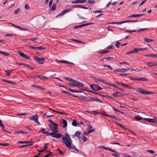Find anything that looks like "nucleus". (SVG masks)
Segmentation results:
<instances>
[{"mask_svg":"<svg viewBox=\"0 0 157 157\" xmlns=\"http://www.w3.org/2000/svg\"><path fill=\"white\" fill-rule=\"evenodd\" d=\"M25 66L27 67H28L29 68V69L33 70V68L31 67L28 64H26L25 65Z\"/></svg>","mask_w":157,"mask_h":157,"instance_id":"59","label":"nucleus"},{"mask_svg":"<svg viewBox=\"0 0 157 157\" xmlns=\"http://www.w3.org/2000/svg\"><path fill=\"white\" fill-rule=\"evenodd\" d=\"M147 1V0H144V1L142 2H141L140 3L139 6H140L141 5H143V4H144Z\"/></svg>","mask_w":157,"mask_h":157,"instance_id":"61","label":"nucleus"},{"mask_svg":"<svg viewBox=\"0 0 157 157\" xmlns=\"http://www.w3.org/2000/svg\"><path fill=\"white\" fill-rule=\"evenodd\" d=\"M114 59V58L113 57H107L106 58H104L102 60H103L104 59H106L107 61H109L113 59Z\"/></svg>","mask_w":157,"mask_h":157,"instance_id":"36","label":"nucleus"},{"mask_svg":"<svg viewBox=\"0 0 157 157\" xmlns=\"http://www.w3.org/2000/svg\"><path fill=\"white\" fill-rule=\"evenodd\" d=\"M115 83L116 84H118V85H121L122 86V84H123V83L120 82H119L118 81H115Z\"/></svg>","mask_w":157,"mask_h":157,"instance_id":"55","label":"nucleus"},{"mask_svg":"<svg viewBox=\"0 0 157 157\" xmlns=\"http://www.w3.org/2000/svg\"><path fill=\"white\" fill-rule=\"evenodd\" d=\"M72 3L73 4H76L78 3H81L80 0H76L72 2Z\"/></svg>","mask_w":157,"mask_h":157,"instance_id":"40","label":"nucleus"},{"mask_svg":"<svg viewBox=\"0 0 157 157\" xmlns=\"http://www.w3.org/2000/svg\"><path fill=\"white\" fill-rule=\"evenodd\" d=\"M147 48H139V50L140 51H143L144 50H145L146 49H147Z\"/></svg>","mask_w":157,"mask_h":157,"instance_id":"62","label":"nucleus"},{"mask_svg":"<svg viewBox=\"0 0 157 157\" xmlns=\"http://www.w3.org/2000/svg\"><path fill=\"white\" fill-rule=\"evenodd\" d=\"M82 140L83 142H86V138L85 136H82Z\"/></svg>","mask_w":157,"mask_h":157,"instance_id":"57","label":"nucleus"},{"mask_svg":"<svg viewBox=\"0 0 157 157\" xmlns=\"http://www.w3.org/2000/svg\"><path fill=\"white\" fill-rule=\"evenodd\" d=\"M73 8H74V7H72L71 8H69V9H67L66 10H63V11L65 14L67 12H70V11L72 10L73 9Z\"/></svg>","mask_w":157,"mask_h":157,"instance_id":"19","label":"nucleus"},{"mask_svg":"<svg viewBox=\"0 0 157 157\" xmlns=\"http://www.w3.org/2000/svg\"><path fill=\"white\" fill-rule=\"evenodd\" d=\"M95 1L93 0H88V3L89 4H94L95 2Z\"/></svg>","mask_w":157,"mask_h":157,"instance_id":"44","label":"nucleus"},{"mask_svg":"<svg viewBox=\"0 0 157 157\" xmlns=\"http://www.w3.org/2000/svg\"><path fill=\"white\" fill-rule=\"evenodd\" d=\"M109 51L106 50L104 51L102 50L101 52L100 51L98 52L99 54H106L109 52Z\"/></svg>","mask_w":157,"mask_h":157,"instance_id":"20","label":"nucleus"},{"mask_svg":"<svg viewBox=\"0 0 157 157\" xmlns=\"http://www.w3.org/2000/svg\"><path fill=\"white\" fill-rule=\"evenodd\" d=\"M38 39L37 38H29V40L32 41L34 42H35V40Z\"/></svg>","mask_w":157,"mask_h":157,"instance_id":"54","label":"nucleus"},{"mask_svg":"<svg viewBox=\"0 0 157 157\" xmlns=\"http://www.w3.org/2000/svg\"><path fill=\"white\" fill-rule=\"evenodd\" d=\"M125 23H127V21H120V22H115L114 23H113L114 24L118 25V24H120Z\"/></svg>","mask_w":157,"mask_h":157,"instance_id":"31","label":"nucleus"},{"mask_svg":"<svg viewBox=\"0 0 157 157\" xmlns=\"http://www.w3.org/2000/svg\"><path fill=\"white\" fill-rule=\"evenodd\" d=\"M103 66L104 67H107L109 69H110L111 70H112L113 68L110 66L109 65H104Z\"/></svg>","mask_w":157,"mask_h":157,"instance_id":"50","label":"nucleus"},{"mask_svg":"<svg viewBox=\"0 0 157 157\" xmlns=\"http://www.w3.org/2000/svg\"><path fill=\"white\" fill-rule=\"evenodd\" d=\"M137 91L142 94H151V92L144 90L141 88H138Z\"/></svg>","mask_w":157,"mask_h":157,"instance_id":"7","label":"nucleus"},{"mask_svg":"<svg viewBox=\"0 0 157 157\" xmlns=\"http://www.w3.org/2000/svg\"><path fill=\"white\" fill-rule=\"evenodd\" d=\"M85 122L86 123V124L89 125L88 127L89 128L88 129V133H91L94 132V129H90V128H92V126L90 125V122L88 121H85Z\"/></svg>","mask_w":157,"mask_h":157,"instance_id":"9","label":"nucleus"},{"mask_svg":"<svg viewBox=\"0 0 157 157\" xmlns=\"http://www.w3.org/2000/svg\"><path fill=\"white\" fill-rule=\"evenodd\" d=\"M120 43L118 42H117V43L115 44V46L117 48H118L119 47V46Z\"/></svg>","mask_w":157,"mask_h":157,"instance_id":"58","label":"nucleus"},{"mask_svg":"<svg viewBox=\"0 0 157 157\" xmlns=\"http://www.w3.org/2000/svg\"><path fill=\"white\" fill-rule=\"evenodd\" d=\"M72 124L74 126H76L77 125V122L74 119L72 122Z\"/></svg>","mask_w":157,"mask_h":157,"instance_id":"30","label":"nucleus"},{"mask_svg":"<svg viewBox=\"0 0 157 157\" xmlns=\"http://www.w3.org/2000/svg\"><path fill=\"white\" fill-rule=\"evenodd\" d=\"M91 114H92L94 115H96L97 114H100V112H97L96 111H91Z\"/></svg>","mask_w":157,"mask_h":157,"instance_id":"38","label":"nucleus"},{"mask_svg":"<svg viewBox=\"0 0 157 157\" xmlns=\"http://www.w3.org/2000/svg\"><path fill=\"white\" fill-rule=\"evenodd\" d=\"M21 11V9L20 8L18 9L17 10H16L14 12V14H17L19 12H20Z\"/></svg>","mask_w":157,"mask_h":157,"instance_id":"53","label":"nucleus"},{"mask_svg":"<svg viewBox=\"0 0 157 157\" xmlns=\"http://www.w3.org/2000/svg\"><path fill=\"white\" fill-rule=\"evenodd\" d=\"M50 134L51 136L58 138H60L62 136V135L61 133L56 132H52Z\"/></svg>","mask_w":157,"mask_h":157,"instance_id":"4","label":"nucleus"},{"mask_svg":"<svg viewBox=\"0 0 157 157\" xmlns=\"http://www.w3.org/2000/svg\"><path fill=\"white\" fill-rule=\"evenodd\" d=\"M56 8V3H54L52 7V11H55Z\"/></svg>","mask_w":157,"mask_h":157,"instance_id":"37","label":"nucleus"},{"mask_svg":"<svg viewBox=\"0 0 157 157\" xmlns=\"http://www.w3.org/2000/svg\"><path fill=\"white\" fill-rule=\"evenodd\" d=\"M134 118L137 121L141 120L143 119H144V118L143 119L139 115L135 116Z\"/></svg>","mask_w":157,"mask_h":157,"instance_id":"18","label":"nucleus"},{"mask_svg":"<svg viewBox=\"0 0 157 157\" xmlns=\"http://www.w3.org/2000/svg\"><path fill=\"white\" fill-rule=\"evenodd\" d=\"M64 78L66 80L68 81L69 82H73L74 79H73L69 77H64Z\"/></svg>","mask_w":157,"mask_h":157,"instance_id":"23","label":"nucleus"},{"mask_svg":"<svg viewBox=\"0 0 157 157\" xmlns=\"http://www.w3.org/2000/svg\"><path fill=\"white\" fill-rule=\"evenodd\" d=\"M53 0H50L49 3V6L50 7L51 6L53 3Z\"/></svg>","mask_w":157,"mask_h":157,"instance_id":"60","label":"nucleus"},{"mask_svg":"<svg viewBox=\"0 0 157 157\" xmlns=\"http://www.w3.org/2000/svg\"><path fill=\"white\" fill-rule=\"evenodd\" d=\"M144 40L146 42H147V43L150 42H152V41H154V40H152V39H148V38H144Z\"/></svg>","mask_w":157,"mask_h":157,"instance_id":"24","label":"nucleus"},{"mask_svg":"<svg viewBox=\"0 0 157 157\" xmlns=\"http://www.w3.org/2000/svg\"><path fill=\"white\" fill-rule=\"evenodd\" d=\"M90 87L91 89L95 91H97L102 89V88L100 87L98 85L96 84H91L90 85Z\"/></svg>","mask_w":157,"mask_h":157,"instance_id":"2","label":"nucleus"},{"mask_svg":"<svg viewBox=\"0 0 157 157\" xmlns=\"http://www.w3.org/2000/svg\"><path fill=\"white\" fill-rule=\"evenodd\" d=\"M144 15V14H133L132 15H131L129 16L128 17V18L129 17H139L141 16H142L143 15Z\"/></svg>","mask_w":157,"mask_h":157,"instance_id":"16","label":"nucleus"},{"mask_svg":"<svg viewBox=\"0 0 157 157\" xmlns=\"http://www.w3.org/2000/svg\"><path fill=\"white\" fill-rule=\"evenodd\" d=\"M73 83L75 84V87H83L84 85L82 83L76 81L75 80H74Z\"/></svg>","mask_w":157,"mask_h":157,"instance_id":"10","label":"nucleus"},{"mask_svg":"<svg viewBox=\"0 0 157 157\" xmlns=\"http://www.w3.org/2000/svg\"><path fill=\"white\" fill-rule=\"evenodd\" d=\"M107 150H109L112 152L118 154V153H117V151H114L113 150L111 149L110 148L108 147V148L107 149Z\"/></svg>","mask_w":157,"mask_h":157,"instance_id":"48","label":"nucleus"},{"mask_svg":"<svg viewBox=\"0 0 157 157\" xmlns=\"http://www.w3.org/2000/svg\"><path fill=\"white\" fill-rule=\"evenodd\" d=\"M38 116L37 115H35L30 117L29 119L33 121L36 122V121L38 119Z\"/></svg>","mask_w":157,"mask_h":157,"instance_id":"13","label":"nucleus"},{"mask_svg":"<svg viewBox=\"0 0 157 157\" xmlns=\"http://www.w3.org/2000/svg\"><path fill=\"white\" fill-rule=\"evenodd\" d=\"M81 134V132L80 131H77L75 133V135L76 136H77V137L79 139L80 138V136Z\"/></svg>","mask_w":157,"mask_h":157,"instance_id":"26","label":"nucleus"},{"mask_svg":"<svg viewBox=\"0 0 157 157\" xmlns=\"http://www.w3.org/2000/svg\"><path fill=\"white\" fill-rule=\"evenodd\" d=\"M53 126H52L51 124H49V126L50 128V129L53 132H59L57 128L58 124L56 123V125L53 124Z\"/></svg>","mask_w":157,"mask_h":157,"instance_id":"3","label":"nucleus"},{"mask_svg":"<svg viewBox=\"0 0 157 157\" xmlns=\"http://www.w3.org/2000/svg\"><path fill=\"white\" fill-rule=\"evenodd\" d=\"M0 53L5 56H8L10 55V53L4 52H2L0 50Z\"/></svg>","mask_w":157,"mask_h":157,"instance_id":"21","label":"nucleus"},{"mask_svg":"<svg viewBox=\"0 0 157 157\" xmlns=\"http://www.w3.org/2000/svg\"><path fill=\"white\" fill-rule=\"evenodd\" d=\"M66 137H63L62 138V141L65 146L68 148L74 149L79 152V150L77 149L75 147L72 145V140L69 135L67 133L65 134Z\"/></svg>","mask_w":157,"mask_h":157,"instance_id":"1","label":"nucleus"},{"mask_svg":"<svg viewBox=\"0 0 157 157\" xmlns=\"http://www.w3.org/2000/svg\"><path fill=\"white\" fill-rule=\"evenodd\" d=\"M102 114L105 116L106 117H109V115L107 114L106 113H105V112H104L102 113Z\"/></svg>","mask_w":157,"mask_h":157,"instance_id":"52","label":"nucleus"},{"mask_svg":"<svg viewBox=\"0 0 157 157\" xmlns=\"http://www.w3.org/2000/svg\"><path fill=\"white\" fill-rule=\"evenodd\" d=\"M94 94H98L100 96H103V97H107L108 98H110V99H112V98L109 96H105V95H102L98 93H97L96 92H95V93H94Z\"/></svg>","mask_w":157,"mask_h":157,"instance_id":"27","label":"nucleus"},{"mask_svg":"<svg viewBox=\"0 0 157 157\" xmlns=\"http://www.w3.org/2000/svg\"><path fill=\"white\" fill-rule=\"evenodd\" d=\"M41 131H40L39 132H42L43 133L45 134L46 133V132L45 131V129L44 128H41Z\"/></svg>","mask_w":157,"mask_h":157,"instance_id":"42","label":"nucleus"},{"mask_svg":"<svg viewBox=\"0 0 157 157\" xmlns=\"http://www.w3.org/2000/svg\"><path fill=\"white\" fill-rule=\"evenodd\" d=\"M29 48H31L33 49L36 50H44L45 49V48L43 47H36L32 46H29Z\"/></svg>","mask_w":157,"mask_h":157,"instance_id":"14","label":"nucleus"},{"mask_svg":"<svg viewBox=\"0 0 157 157\" xmlns=\"http://www.w3.org/2000/svg\"><path fill=\"white\" fill-rule=\"evenodd\" d=\"M67 94H68L70 95L71 96H72L75 98H78V96H76V95H75L68 92H67Z\"/></svg>","mask_w":157,"mask_h":157,"instance_id":"39","label":"nucleus"},{"mask_svg":"<svg viewBox=\"0 0 157 157\" xmlns=\"http://www.w3.org/2000/svg\"><path fill=\"white\" fill-rule=\"evenodd\" d=\"M12 71L9 70L8 71H5V72L6 73V74H5V75L7 76H9L10 75V72H12Z\"/></svg>","mask_w":157,"mask_h":157,"instance_id":"34","label":"nucleus"},{"mask_svg":"<svg viewBox=\"0 0 157 157\" xmlns=\"http://www.w3.org/2000/svg\"><path fill=\"white\" fill-rule=\"evenodd\" d=\"M0 126L2 128H4L5 127L4 125L2 124V121L0 120Z\"/></svg>","mask_w":157,"mask_h":157,"instance_id":"49","label":"nucleus"},{"mask_svg":"<svg viewBox=\"0 0 157 157\" xmlns=\"http://www.w3.org/2000/svg\"><path fill=\"white\" fill-rule=\"evenodd\" d=\"M49 145L48 143H45L44 144V149L45 151L48 148V146Z\"/></svg>","mask_w":157,"mask_h":157,"instance_id":"46","label":"nucleus"},{"mask_svg":"<svg viewBox=\"0 0 157 157\" xmlns=\"http://www.w3.org/2000/svg\"><path fill=\"white\" fill-rule=\"evenodd\" d=\"M91 78L94 79V81L96 82V83H98L99 82H100L105 84L106 83V81H105L103 80L98 78L97 77H96L94 76H93L91 77Z\"/></svg>","mask_w":157,"mask_h":157,"instance_id":"5","label":"nucleus"},{"mask_svg":"<svg viewBox=\"0 0 157 157\" xmlns=\"http://www.w3.org/2000/svg\"><path fill=\"white\" fill-rule=\"evenodd\" d=\"M122 86H124L126 88H128V89H133L132 87H130L128 85L124 84V83H123V84H122Z\"/></svg>","mask_w":157,"mask_h":157,"instance_id":"41","label":"nucleus"},{"mask_svg":"<svg viewBox=\"0 0 157 157\" xmlns=\"http://www.w3.org/2000/svg\"><path fill=\"white\" fill-rule=\"evenodd\" d=\"M30 143H31V141H20L18 142V143L21 144Z\"/></svg>","mask_w":157,"mask_h":157,"instance_id":"29","label":"nucleus"},{"mask_svg":"<svg viewBox=\"0 0 157 157\" xmlns=\"http://www.w3.org/2000/svg\"><path fill=\"white\" fill-rule=\"evenodd\" d=\"M82 99L86 102L92 101H94V98L90 97L82 96Z\"/></svg>","mask_w":157,"mask_h":157,"instance_id":"6","label":"nucleus"},{"mask_svg":"<svg viewBox=\"0 0 157 157\" xmlns=\"http://www.w3.org/2000/svg\"><path fill=\"white\" fill-rule=\"evenodd\" d=\"M36 78H39L41 80H43L47 78L46 77L43 75H37Z\"/></svg>","mask_w":157,"mask_h":157,"instance_id":"28","label":"nucleus"},{"mask_svg":"<svg viewBox=\"0 0 157 157\" xmlns=\"http://www.w3.org/2000/svg\"><path fill=\"white\" fill-rule=\"evenodd\" d=\"M0 145L2 146H6L9 145V144H7V143H0Z\"/></svg>","mask_w":157,"mask_h":157,"instance_id":"51","label":"nucleus"},{"mask_svg":"<svg viewBox=\"0 0 157 157\" xmlns=\"http://www.w3.org/2000/svg\"><path fill=\"white\" fill-rule=\"evenodd\" d=\"M114 47L112 45L109 46L106 48L108 49H113Z\"/></svg>","mask_w":157,"mask_h":157,"instance_id":"63","label":"nucleus"},{"mask_svg":"<svg viewBox=\"0 0 157 157\" xmlns=\"http://www.w3.org/2000/svg\"><path fill=\"white\" fill-rule=\"evenodd\" d=\"M146 64L149 67H155L157 66L156 62H150L146 63Z\"/></svg>","mask_w":157,"mask_h":157,"instance_id":"12","label":"nucleus"},{"mask_svg":"<svg viewBox=\"0 0 157 157\" xmlns=\"http://www.w3.org/2000/svg\"><path fill=\"white\" fill-rule=\"evenodd\" d=\"M34 58L36 61H37V62L40 64L43 63L45 60V59L43 58H40L36 56H34Z\"/></svg>","mask_w":157,"mask_h":157,"instance_id":"8","label":"nucleus"},{"mask_svg":"<svg viewBox=\"0 0 157 157\" xmlns=\"http://www.w3.org/2000/svg\"><path fill=\"white\" fill-rule=\"evenodd\" d=\"M18 54L20 55L23 58H24L25 55L24 53L21 52L19 51L18 52Z\"/></svg>","mask_w":157,"mask_h":157,"instance_id":"33","label":"nucleus"},{"mask_svg":"<svg viewBox=\"0 0 157 157\" xmlns=\"http://www.w3.org/2000/svg\"><path fill=\"white\" fill-rule=\"evenodd\" d=\"M112 95L115 97H118L121 96L122 95V94L120 92L117 91L115 93H113Z\"/></svg>","mask_w":157,"mask_h":157,"instance_id":"15","label":"nucleus"},{"mask_svg":"<svg viewBox=\"0 0 157 157\" xmlns=\"http://www.w3.org/2000/svg\"><path fill=\"white\" fill-rule=\"evenodd\" d=\"M47 152H49V154L44 155V157H49L52 154V152L51 151H47Z\"/></svg>","mask_w":157,"mask_h":157,"instance_id":"45","label":"nucleus"},{"mask_svg":"<svg viewBox=\"0 0 157 157\" xmlns=\"http://www.w3.org/2000/svg\"><path fill=\"white\" fill-rule=\"evenodd\" d=\"M84 26H85V24H82L81 25H77V26H75L74 28V29H78L79 28L82 27H84Z\"/></svg>","mask_w":157,"mask_h":157,"instance_id":"25","label":"nucleus"},{"mask_svg":"<svg viewBox=\"0 0 157 157\" xmlns=\"http://www.w3.org/2000/svg\"><path fill=\"white\" fill-rule=\"evenodd\" d=\"M137 80L142 81H147L148 80L147 78H145L144 77H140L137 78Z\"/></svg>","mask_w":157,"mask_h":157,"instance_id":"22","label":"nucleus"},{"mask_svg":"<svg viewBox=\"0 0 157 157\" xmlns=\"http://www.w3.org/2000/svg\"><path fill=\"white\" fill-rule=\"evenodd\" d=\"M106 83H105V84H106V85H108L110 86H113L115 88H117L118 87L117 86H116V85L114 84H111V83H108L107 82H106Z\"/></svg>","mask_w":157,"mask_h":157,"instance_id":"35","label":"nucleus"},{"mask_svg":"<svg viewBox=\"0 0 157 157\" xmlns=\"http://www.w3.org/2000/svg\"><path fill=\"white\" fill-rule=\"evenodd\" d=\"M15 133H21V134H27V132H24L22 131H16L15 132Z\"/></svg>","mask_w":157,"mask_h":157,"instance_id":"32","label":"nucleus"},{"mask_svg":"<svg viewBox=\"0 0 157 157\" xmlns=\"http://www.w3.org/2000/svg\"><path fill=\"white\" fill-rule=\"evenodd\" d=\"M144 120L147 121L149 123H157V120L154 119L144 118Z\"/></svg>","mask_w":157,"mask_h":157,"instance_id":"11","label":"nucleus"},{"mask_svg":"<svg viewBox=\"0 0 157 157\" xmlns=\"http://www.w3.org/2000/svg\"><path fill=\"white\" fill-rule=\"evenodd\" d=\"M139 48H135L133 50L134 53H137L138 52V51H140Z\"/></svg>","mask_w":157,"mask_h":157,"instance_id":"47","label":"nucleus"},{"mask_svg":"<svg viewBox=\"0 0 157 157\" xmlns=\"http://www.w3.org/2000/svg\"><path fill=\"white\" fill-rule=\"evenodd\" d=\"M62 124H63L62 126L63 128H65L67 127V121L63 119Z\"/></svg>","mask_w":157,"mask_h":157,"instance_id":"17","label":"nucleus"},{"mask_svg":"<svg viewBox=\"0 0 157 157\" xmlns=\"http://www.w3.org/2000/svg\"><path fill=\"white\" fill-rule=\"evenodd\" d=\"M146 151L151 154L154 153V151L150 150H146Z\"/></svg>","mask_w":157,"mask_h":157,"instance_id":"64","label":"nucleus"},{"mask_svg":"<svg viewBox=\"0 0 157 157\" xmlns=\"http://www.w3.org/2000/svg\"><path fill=\"white\" fill-rule=\"evenodd\" d=\"M127 69H125L123 68L119 69V72H124L126 71Z\"/></svg>","mask_w":157,"mask_h":157,"instance_id":"43","label":"nucleus"},{"mask_svg":"<svg viewBox=\"0 0 157 157\" xmlns=\"http://www.w3.org/2000/svg\"><path fill=\"white\" fill-rule=\"evenodd\" d=\"M64 14V13L63 11L61 13H59V14L58 15L56 16V17H58L59 16H60L63 15Z\"/></svg>","mask_w":157,"mask_h":157,"instance_id":"56","label":"nucleus"}]
</instances>
